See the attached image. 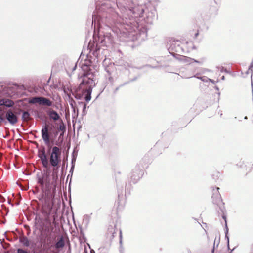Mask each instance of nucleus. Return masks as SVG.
Masks as SVG:
<instances>
[{"label":"nucleus","mask_w":253,"mask_h":253,"mask_svg":"<svg viewBox=\"0 0 253 253\" xmlns=\"http://www.w3.org/2000/svg\"><path fill=\"white\" fill-rule=\"evenodd\" d=\"M88 47L90 51L87 56L88 59L81 65L83 73L81 77L82 78V80L75 92H72L73 95L77 99H81L83 95H84V99L87 102H89L91 98L92 88L95 84L93 79L95 72L92 71L91 68L97 70V65H94L93 63H97L103 59L102 54L104 51L98 46L97 43L95 45L89 43Z\"/></svg>","instance_id":"obj_1"},{"label":"nucleus","mask_w":253,"mask_h":253,"mask_svg":"<svg viewBox=\"0 0 253 253\" xmlns=\"http://www.w3.org/2000/svg\"><path fill=\"white\" fill-rule=\"evenodd\" d=\"M41 135L43 142L47 146L49 157H47L44 147L38 150V156L42 167L46 169L52 170L51 176L54 182L58 179V172L61 162V149L56 146L52 147L54 144V139L52 137V134L49 133L47 125L42 126Z\"/></svg>","instance_id":"obj_2"},{"label":"nucleus","mask_w":253,"mask_h":253,"mask_svg":"<svg viewBox=\"0 0 253 253\" xmlns=\"http://www.w3.org/2000/svg\"><path fill=\"white\" fill-rule=\"evenodd\" d=\"M110 1L114 4L116 3L122 13L126 9L124 6L121 7L120 0H95L96 12L92 16V26L94 25V29L96 25L101 26L104 23L107 26H112L116 24H125L124 18L115 10Z\"/></svg>","instance_id":"obj_3"},{"label":"nucleus","mask_w":253,"mask_h":253,"mask_svg":"<svg viewBox=\"0 0 253 253\" xmlns=\"http://www.w3.org/2000/svg\"><path fill=\"white\" fill-rule=\"evenodd\" d=\"M212 195L211 197L212 202L213 204L217 205L219 208L220 211H218V212L219 215H220L222 218L224 220L225 223V238L227 239L228 247H229V237L228 236V229L227 226L226 217L224 213V207L222 203L221 195L218 191L219 188L218 187H212Z\"/></svg>","instance_id":"obj_4"},{"label":"nucleus","mask_w":253,"mask_h":253,"mask_svg":"<svg viewBox=\"0 0 253 253\" xmlns=\"http://www.w3.org/2000/svg\"><path fill=\"white\" fill-rule=\"evenodd\" d=\"M44 172L42 176L38 177V183L42 190H45V192L50 193L52 187H55L58 180L53 181L51 176L52 170L51 169H45Z\"/></svg>","instance_id":"obj_5"},{"label":"nucleus","mask_w":253,"mask_h":253,"mask_svg":"<svg viewBox=\"0 0 253 253\" xmlns=\"http://www.w3.org/2000/svg\"><path fill=\"white\" fill-rule=\"evenodd\" d=\"M19 112L14 111L13 110L9 109L5 112L4 118L5 120L4 124L8 122L11 125H14L18 121V116Z\"/></svg>","instance_id":"obj_6"},{"label":"nucleus","mask_w":253,"mask_h":253,"mask_svg":"<svg viewBox=\"0 0 253 253\" xmlns=\"http://www.w3.org/2000/svg\"><path fill=\"white\" fill-rule=\"evenodd\" d=\"M169 50V52L174 57H176V55L179 56L180 54L184 53L181 42L178 40H173L171 42Z\"/></svg>","instance_id":"obj_7"},{"label":"nucleus","mask_w":253,"mask_h":253,"mask_svg":"<svg viewBox=\"0 0 253 253\" xmlns=\"http://www.w3.org/2000/svg\"><path fill=\"white\" fill-rule=\"evenodd\" d=\"M31 104H38L40 105L51 107L52 105V101L48 98L42 96H36L31 98L29 100Z\"/></svg>","instance_id":"obj_8"},{"label":"nucleus","mask_w":253,"mask_h":253,"mask_svg":"<svg viewBox=\"0 0 253 253\" xmlns=\"http://www.w3.org/2000/svg\"><path fill=\"white\" fill-rule=\"evenodd\" d=\"M35 220L37 221V224H39L40 229L42 231L48 232L50 226H51V222L50 219L42 218L36 216Z\"/></svg>","instance_id":"obj_9"},{"label":"nucleus","mask_w":253,"mask_h":253,"mask_svg":"<svg viewBox=\"0 0 253 253\" xmlns=\"http://www.w3.org/2000/svg\"><path fill=\"white\" fill-rule=\"evenodd\" d=\"M211 11H213L212 12L208 13L207 12H203L201 14L200 18L198 19L200 21H203L204 24L210 21L211 17H214L217 14L218 9L216 8H211L210 9Z\"/></svg>","instance_id":"obj_10"},{"label":"nucleus","mask_w":253,"mask_h":253,"mask_svg":"<svg viewBox=\"0 0 253 253\" xmlns=\"http://www.w3.org/2000/svg\"><path fill=\"white\" fill-rule=\"evenodd\" d=\"M105 70L107 73V75H106V77H108V80L110 82H113L114 80L112 76L116 72L115 64L112 63H110L105 67Z\"/></svg>","instance_id":"obj_11"},{"label":"nucleus","mask_w":253,"mask_h":253,"mask_svg":"<svg viewBox=\"0 0 253 253\" xmlns=\"http://www.w3.org/2000/svg\"><path fill=\"white\" fill-rule=\"evenodd\" d=\"M65 245L64 238L63 236H61L57 241L55 243L54 247L56 249L63 248Z\"/></svg>","instance_id":"obj_12"},{"label":"nucleus","mask_w":253,"mask_h":253,"mask_svg":"<svg viewBox=\"0 0 253 253\" xmlns=\"http://www.w3.org/2000/svg\"><path fill=\"white\" fill-rule=\"evenodd\" d=\"M47 114L51 119L54 121H57L60 119V116L55 110L51 109L47 112Z\"/></svg>","instance_id":"obj_13"},{"label":"nucleus","mask_w":253,"mask_h":253,"mask_svg":"<svg viewBox=\"0 0 253 253\" xmlns=\"http://www.w3.org/2000/svg\"><path fill=\"white\" fill-rule=\"evenodd\" d=\"M180 57L178 58V60L182 61L183 63L190 64L193 62V58L188 57L185 56L179 55Z\"/></svg>","instance_id":"obj_14"},{"label":"nucleus","mask_w":253,"mask_h":253,"mask_svg":"<svg viewBox=\"0 0 253 253\" xmlns=\"http://www.w3.org/2000/svg\"><path fill=\"white\" fill-rule=\"evenodd\" d=\"M20 242L25 247H29L30 246V242L28 238L26 236H23L20 238Z\"/></svg>","instance_id":"obj_15"},{"label":"nucleus","mask_w":253,"mask_h":253,"mask_svg":"<svg viewBox=\"0 0 253 253\" xmlns=\"http://www.w3.org/2000/svg\"><path fill=\"white\" fill-rule=\"evenodd\" d=\"M3 106H4L7 107H11L13 106L14 104V102L9 99H3V101H2Z\"/></svg>","instance_id":"obj_16"},{"label":"nucleus","mask_w":253,"mask_h":253,"mask_svg":"<svg viewBox=\"0 0 253 253\" xmlns=\"http://www.w3.org/2000/svg\"><path fill=\"white\" fill-rule=\"evenodd\" d=\"M140 178L139 175L137 172H133L131 176V181L134 183H136Z\"/></svg>","instance_id":"obj_17"},{"label":"nucleus","mask_w":253,"mask_h":253,"mask_svg":"<svg viewBox=\"0 0 253 253\" xmlns=\"http://www.w3.org/2000/svg\"><path fill=\"white\" fill-rule=\"evenodd\" d=\"M51 211V208H49L48 211L45 210L43 209H42L41 212L44 216V218L50 219L49 216L50 215Z\"/></svg>","instance_id":"obj_18"},{"label":"nucleus","mask_w":253,"mask_h":253,"mask_svg":"<svg viewBox=\"0 0 253 253\" xmlns=\"http://www.w3.org/2000/svg\"><path fill=\"white\" fill-rule=\"evenodd\" d=\"M64 133L61 132L60 133L59 136L58 137V141H56L55 143V145L57 146H60L61 145L63 141V137H64Z\"/></svg>","instance_id":"obj_19"},{"label":"nucleus","mask_w":253,"mask_h":253,"mask_svg":"<svg viewBox=\"0 0 253 253\" xmlns=\"http://www.w3.org/2000/svg\"><path fill=\"white\" fill-rule=\"evenodd\" d=\"M30 114L27 111H24L22 113V119L24 121H28L30 119Z\"/></svg>","instance_id":"obj_20"},{"label":"nucleus","mask_w":253,"mask_h":253,"mask_svg":"<svg viewBox=\"0 0 253 253\" xmlns=\"http://www.w3.org/2000/svg\"><path fill=\"white\" fill-rule=\"evenodd\" d=\"M48 127V128H49V133L50 135H51V134H52V137L54 139V141L55 140V139L56 138V137H57V136L58 135V133H59V130H53L52 132H49L50 130H51L52 128L51 127H49V126L48 125H47Z\"/></svg>","instance_id":"obj_21"},{"label":"nucleus","mask_w":253,"mask_h":253,"mask_svg":"<svg viewBox=\"0 0 253 253\" xmlns=\"http://www.w3.org/2000/svg\"><path fill=\"white\" fill-rule=\"evenodd\" d=\"M69 98V102L70 105L71 106L72 108H75L76 107V102L74 100L73 98L71 97V95H68Z\"/></svg>","instance_id":"obj_22"},{"label":"nucleus","mask_w":253,"mask_h":253,"mask_svg":"<svg viewBox=\"0 0 253 253\" xmlns=\"http://www.w3.org/2000/svg\"><path fill=\"white\" fill-rule=\"evenodd\" d=\"M59 131H61V132L64 133L66 130V126L63 123L60 124L59 127L58 128Z\"/></svg>","instance_id":"obj_23"},{"label":"nucleus","mask_w":253,"mask_h":253,"mask_svg":"<svg viewBox=\"0 0 253 253\" xmlns=\"http://www.w3.org/2000/svg\"><path fill=\"white\" fill-rule=\"evenodd\" d=\"M79 105H83V113L84 115L85 111L86 108V104L84 102H78Z\"/></svg>","instance_id":"obj_24"},{"label":"nucleus","mask_w":253,"mask_h":253,"mask_svg":"<svg viewBox=\"0 0 253 253\" xmlns=\"http://www.w3.org/2000/svg\"><path fill=\"white\" fill-rule=\"evenodd\" d=\"M128 84V82H125L123 84L120 85L118 87H116L115 90H114V93L116 94L117 92L119 90L120 87L125 86L126 84Z\"/></svg>","instance_id":"obj_25"},{"label":"nucleus","mask_w":253,"mask_h":253,"mask_svg":"<svg viewBox=\"0 0 253 253\" xmlns=\"http://www.w3.org/2000/svg\"><path fill=\"white\" fill-rule=\"evenodd\" d=\"M17 253H30V252L27 250L18 248L17 249Z\"/></svg>","instance_id":"obj_26"},{"label":"nucleus","mask_w":253,"mask_h":253,"mask_svg":"<svg viewBox=\"0 0 253 253\" xmlns=\"http://www.w3.org/2000/svg\"><path fill=\"white\" fill-rule=\"evenodd\" d=\"M76 160V156H75L74 155V153H73L72 158V160H71V166H75Z\"/></svg>","instance_id":"obj_27"},{"label":"nucleus","mask_w":253,"mask_h":253,"mask_svg":"<svg viewBox=\"0 0 253 253\" xmlns=\"http://www.w3.org/2000/svg\"><path fill=\"white\" fill-rule=\"evenodd\" d=\"M204 61H205L204 58L201 59L200 60H195L194 59L193 60V62L197 63L198 64H199L200 65H202L203 64V63L204 62Z\"/></svg>","instance_id":"obj_28"},{"label":"nucleus","mask_w":253,"mask_h":253,"mask_svg":"<svg viewBox=\"0 0 253 253\" xmlns=\"http://www.w3.org/2000/svg\"><path fill=\"white\" fill-rule=\"evenodd\" d=\"M198 79L202 80V81L204 82H207L208 81L209 78L206 76H202V77H197Z\"/></svg>","instance_id":"obj_29"},{"label":"nucleus","mask_w":253,"mask_h":253,"mask_svg":"<svg viewBox=\"0 0 253 253\" xmlns=\"http://www.w3.org/2000/svg\"><path fill=\"white\" fill-rule=\"evenodd\" d=\"M219 240H220V237L219 238V239H218V241H217V238H216V237L215 238L213 248V249H212V253H214V250H215V243H216V241L217 242V244H219ZM217 246H218V245H217Z\"/></svg>","instance_id":"obj_30"},{"label":"nucleus","mask_w":253,"mask_h":253,"mask_svg":"<svg viewBox=\"0 0 253 253\" xmlns=\"http://www.w3.org/2000/svg\"><path fill=\"white\" fill-rule=\"evenodd\" d=\"M4 121H5V120H4V115H3L2 114H0V125L2 123H4Z\"/></svg>","instance_id":"obj_31"},{"label":"nucleus","mask_w":253,"mask_h":253,"mask_svg":"<svg viewBox=\"0 0 253 253\" xmlns=\"http://www.w3.org/2000/svg\"><path fill=\"white\" fill-rule=\"evenodd\" d=\"M75 116H77L78 114V109L75 107V108H72Z\"/></svg>","instance_id":"obj_32"},{"label":"nucleus","mask_w":253,"mask_h":253,"mask_svg":"<svg viewBox=\"0 0 253 253\" xmlns=\"http://www.w3.org/2000/svg\"><path fill=\"white\" fill-rule=\"evenodd\" d=\"M137 79V77H134V78L133 79H131L130 80H129V81H126V82H128V84L130 83V82H133L135 80H136Z\"/></svg>","instance_id":"obj_33"},{"label":"nucleus","mask_w":253,"mask_h":253,"mask_svg":"<svg viewBox=\"0 0 253 253\" xmlns=\"http://www.w3.org/2000/svg\"><path fill=\"white\" fill-rule=\"evenodd\" d=\"M74 168H75V166H71V169H70V171H69V173H71V174H73V171H74Z\"/></svg>","instance_id":"obj_34"},{"label":"nucleus","mask_w":253,"mask_h":253,"mask_svg":"<svg viewBox=\"0 0 253 253\" xmlns=\"http://www.w3.org/2000/svg\"><path fill=\"white\" fill-rule=\"evenodd\" d=\"M44 194L43 193L39 198V200H40L41 201H43V199H44Z\"/></svg>","instance_id":"obj_35"},{"label":"nucleus","mask_w":253,"mask_h":253,"mask_svg":"<svg viewBox=\"0 0 253 253\" xmlns=\"http://www.w3.org/2000/svg\"><path fill=\"white\" fill-rule=\"evenodd\" d=\"M253 67V63H252L249 68V70H248V71L247 72V73H248V72H249L250 70H251V72H252V68Z\"/></svg>","instance_id":"obj_36"},{"label":"nucleus","mask_w":253,"mask_h":253,"mask_svg":"<svg viewBox=\"0 0 253 253\" xmlns=\"http://www.w3.org/2000/svg\"><path fill=\"white\" fill-rule=\"evenodd\" d=\"M120 244H122V233H121V231H120Z\"/></svg>","instance_id":"obj_37"},{"label":"nucleus","mask_w":253,"mask_h":253,"mask_svg":"<svg viewBox=\"0 0 253 253\" xmlns=\"http://www.w3.org/2000/svg\"><path fill=\"white\" fill-rule=\"evenodd\" d=\"M2 101H3V99H0V106H3Z\"/></svg>","instance_id":"obj_38"},{"label":"nucleus","mask_w":253,"mask_h":253,"mask_svg":"<svg viewBox=\"0 0 253 253\" xmlns=\"http://www.w3.org/2000/svg\"><path fill=\"white\" fill-rule=\"evenodd\" d=\"M208 81H209L210 82H211V83H214V81L213 80H212V79H210L209 78Z\"/></svg>","instance_id":"obj_39"},{"label":"nucleus","mask_w":253,"mask_h":253,"mask_svg":"<svg viewBox=\"0 0 253 253\" xmlns=\"http://www.w3.org/2000/svg\"><path fill=\"white\" fill-rule=\"evenodd\" d=\"M199 35V32L197 31L196 33H195V37L196 38Z\"/></svg>","instance_id":"obj_40"},{"label":"nucleus","mask_w":253,"mask_h":253,"mask_svg":"<svg viewBox=\"0 0 253 253\" xmlns=\"http://www.w3.org/2000/svg\"><path fill=\"white\" fill-rule=\"evenodd\" d=\"M24 227L26 229H30V227L28 225H25Z\"/></svg>","instance_id":"obj_41"},{"label":"nucleus","mask_w":253,"mask_h":253,"mask_svg":"<svg viewBox=\"0 0 253 253\" xmlns=\"http://www.w3.org/2000/svg\"><path fill=\"white\" fill-rule=\"evenodd\" d=\"M146 66L149 67H151V68H155L156 67H153V66H152L151 65H146Z\"/></svg>","instance_id":"obj_42"},{"label":"nucleus","mask_w":253,"mask_h":253,"mask_svg":"<svg viewBox=\"0 0 253 253\" xmlns=\"http://www.w3.org/2000/svg\"><path fill=\"white\" fill-rule=\"evenodd\" d=\"M214 88H215V89L216 90H218V91L219 90V88H218L217 86H215V87H214Z\"/></svg>","instance_id":"obj_43"},{"label":"nucleus","mask_w":253,"mask_h":253,"mask_svg":"<svg viewBox=\"0 0 253 253\" xmlns=\"http://www.w3.org/2000/svg\"><path fill=\"white\" fill-rule=\"evenodd\" d=\"M42 243H43V244H44V245H45V239H44L43 240V241L42 242Z\"/></svg>","instance_id":"obj_44"},{"label":"nucleus","mask_w":253,"mask_h":253,"mask_svg":"<svg viewBox=\"0 0 253 253\" xmlns=\"http://www.w3.org/2000/svg\"><path fill=\"white\" fill-rule=\"evenodd\" d=\"M8 204H11L12 206H13V204H12V203H11V202L8 201Z\"/></svg>","instance_id":"obj_45"},{"label":"nucleus","mask_w":253,"mask_h":253,"mask_svg":"<svg viewBox=\"0 0 253 253\" xmlns=\"http://www.w3.org/2000/svg\"><path fill=\"white\" fill-rule=\"evenodd\" d=\"M77 66L75 65V67L73 68V70H75Z\"/></svg>","instance_id":"obj_46"},{"label":"nucleus","mask_w":253,"mask_h":253,"mask_svg":"<svg viewBox=\"0 0 253 253\" xmlns=\"http://www.w3.org/2000/svg\"><path fill=\"white\" fill-rule=\"evenodd\" d=\"M115 232H113V233H112V236H113V237H114V234H115Z\"/></svg>","instance_id":"obj_47"},{"label":"nucleus","mask_w":253,"mask_h":253,"mask_svg":"<svg viewBox=\"0 0 253 253\" xmlns=\"http://www.w3.org/2000/svg\"><path fill=\"white\" fill-rule=\"evenodd\" d=\"M101 43H102L103 42V40H101L100 42Z\"/></svg>","instance_id":"obj_48"},{"label":"nucleus","mask_w":253,"mask_h":253,"mask_svg":"<svg viewBox=\"0 0 253 253\" xmlns=\"http://www.w3.org/2000/svg\"><path fill=\"white\" fill-rule=\"evenodd\" d=\"M222 79H223V80L224 79V76H222Z\"/></svg>","instance_id":"obj_49"},{"label":"nucleus","mask_w":253,"mask_h":253,"mask_svg":"<svg viewBox=\"0 0 253 253\" xmlns=\"http://www.w3.org/2000/svg\"><path fill=\"white\" fill-rule=\"evenodd\" d=\"M222 114L221 113L220 114V117H221V116H222Z\"/></svg>","instance_id":"obj_50"},{"label":"nucleus","mask_w":253,"mask_h":253,"mask_svg":"<svg viewBox=\"0 0 253 253\" xmlns=\"http://www.w3.org/2000/svg\"><path fill=\"white\" fill-rule=\"evenodd\" d=\"M220 92H218V96H219V95H220Z\"/></svg>","instance_id":"obj_51"},{"label":"nucleus","mask_w":253,"mask_h":253,"mask_svg":"<svg viewBox=\"0 0 253 253\" xmlns=\"http://www.w3.org/2000/svg\"><path fill=\"white\" fill-rule=\"evenodd\" d=\"M235 249V247L233 248V249L232 250V251L234 250Z\"/></svg>","instance_id":"obj_52"},{"label":"nucleus","mask_w":253,"mask_h":253,"mask_svg":"<svg viewBox=\"0 0 253 253\" xmlns=\"http://www.w3.org/2000/svg\"><path fill=\"white\" fill-rule=\"evenodd\" d=\"M252 253H253V251H252Z\"/></svg>","instance_id":"obj_53"},{"label":"nucleus","mask_w":253,"mask_h":253,"mask_svg":"<svg viewBox=\"0 0 253 253\" xmlns=\"http://www.w3.org/2000/svg\"><path fill=\"white\" fill-rule=\"evenodd\" d=\"M231 253V252H230V253Z\"/></svg>","instance_id":"obj_54"}]
</instances>
